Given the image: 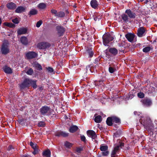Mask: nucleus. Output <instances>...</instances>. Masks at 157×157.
<instances>
[{
  "label": "nucleus",
  "instance_id": "23",
  "mask_svg": "<svg viewBox=\"0 0 157 157\" xmlns=\"http://www.w3.org/2000/svg\"><path fill=\"white\" fill-rule=\"evenodd\" d=\"M20 40L21 43L24 45H26L28 43V41L26 37L23 36L21 38Z\"/></svg>",
  "mask_w": 157,
  "mask_h": 157
},
{
  "label": "nucleus",
  "instance_id": "58",
  "mask_svg": "<svg viewBox=\"0 0 157 157\" xmlns=\"http://www.w3.org/2000/svg\"><path fill=\"white\" fill-rule=\"evenodd\" d=\"M2 22L1 19V18H0V25L1 24Z\"/></svg>",
  "mask_w": 157,
  "mask_h": 157
},
{
  "label": "nucleus",
  "instance_id": "50",
  "mask_svg": "<svg viewBox=\"0 0 157 157\" xmlns=\"http://www.w3.org/2000/svg\"><path fill=\"white\" fill-rule=\"evenodd\" d=\"M12 22L15 24H17L19 23V21L17 18H15L13 19Z\"/></svg>",
  "mask_w": 157,
  "mask_h": 157
},
{
  "label": "nucleus",
  "instance_id": "54",
  "mask_svg": "<svg viewBox=\"0 0 157 157\" xmlns=\"http://www.w3.org/2000/svg\"><path fill=\"white\" fill-rule=\"evenodd\" d=\"M44 123L43 122H40L38 123V125L40 126L43 127L44 125Z\"/></svg>",
  "mask_w": 157,
  "mask_h": 157
},
{
  "label": "nucleus",
  "instance_id": "32",
  "mask_svg": "<svg viewBox=\"0 0 157 157\" xmlns=\"http://www.w3.org/2000/svg\"><path fill=\"white\" fill-rule=\"evenodd\" d=\"M37 13V10L35 9H33L30 11L29 15H30V16L32 15H34L36 14Z\"/></svg>",
  "mask_w": 157,
  "mask_h": 157
},
{
  "label": "nucleus",
  "instance_id": "5",
  "mask_svg": "<svg viewBox=\"0 0 157 157\" xmlns=\"http://www.w3.org/2000/svg\"><path fill=\"white\" fill-rule=\"evenodd\" d=\"M124 146V143H120L119 144L116 145L114 146L113 150L112 151L111 156V157H114L116 155L119 151L120 148H121V147Z\"/></svg>",
  "mask_w": 157,
  "mask_h": 157
},
{
  "label": "nucleus",
  "instance_id": "42",
  "mask_svg": "<svg viewBox=\"0 0 157 157\" xmlns=\"http://www.w3.org/2000/svg\"><path fill=\"white\" fill-rule=\"evenodd\" d=\"M33 73V71L31 68H30L26 72V73L28 75H31Z\"/></svg>",
  "mask_w": 157,
  "mask_h": 157
},
{
  "label": "nucleus",
  "instance_id": "6",
  "mask_svg": "<svg viewBox=\"0 0 157 157\" xmlns=\"http://www.w3.org/2000/svg\"><path fill=\"white\" fill-rule=\"evenodd\" d=\"M100 149L102 151V154L103 156H107L109 153V152L108 150V147L107 145L102 144L100 146Z\"/></svg>",
  "mask_w": 157,
  "mask_h": 157
},
{
  "label": "nucleus",
  "instance_id": "34",
  "mask_svg": "<svg viewBox=\"0 0 157 157\" xmlns=\"http://www.w3.org/2000/svg\"><path fill=\"white\" fill-rule=\"evenodd\" d=\"M151 48L150 47L148 46L144 48L143 51L144 52L147 53L149 52L151 50Z\"/></svg>",
  "mask_w": 157,
  "mask_h": 157
},
{
  "label": "nucleus",
  "instance_id": "48",
  "mask_svg": "<svg viewBox=\"0 0 157 157\" xmlns=\"http://www.w3.org/2000/svg\"><path fill=\"white\" fill-rule=\"evenodd\" d=\"M8 150L9 151H11L10 152L11 153L13 151V148L12 146H10L8 147Z\"/></svg>",
  "mask_w": 157,
  "mask_h": 157
},
{
  "label": "nucleus",
  "instance_id": "59",
  "mask_svg": "<svg viewBox=\"0 0 157 157\" xmlns=\"http://www.w3.org/2000/svg\"><path fill=\"white\" fill-rule=\"evenodd\" d=\"M117 133L116 132V133H115L114 135H115L116 134H117Z\"/></svg>",
  "mask_w": 157,
  "mask_h": 157
},
{
  "label": "nucleus",
  "instance_id": "57",
  "mask_svg": "<svg viewBox=\"0 0 157 157\" xmlns=\"http://www.w3.org/2000/svg\"><path fill=\"white\" fill-rule=\"evenodd\" d=\"M93 67V68L92 70L93 69H94V71H97V70L96 69H94V67Z\"/></svg>",
  "mask_w": 157,
  "mask_h": 157
},
{
  "label": "nucleus",
  "instance_id": "26",
  "mask_svg": "<svg viewBox=\"0 0 157 157\" xmlns=\"http://www.w3.org/2000/svg\"><path fill=\"white\" fill-rule=\"evenodd\" d=\"M96 115L95 114L94 115V116L95 117L94 119L95 122L98 123H100L102 120L101 116L100 115H98L96 116Z\"/></svg>",
  "mask_w": 157,
  "mask_h": 157
},
{
  "label": "nucleus",
  "instance_id": "31",
  "mask_svg": "<svg viewBox=\"0 0 157 157\" xmlns=\"http://www.w3.org/2000/svg\"><path fill=\"white\" fill-rule=\"evenodd\" d=\"M38 6L40 9H44L46 8V5L45 3H42L39 4Z\"/></svg>",
  "mask_w": 157,
  "mask_h": 157
},
{
  "label": "nucleus",
  "instance_id": "7",
  "mask_svg": "<svg viewBox=\"0 0 157 157\" xmlns=\"http://www.w3.org/2000/svg\"><path fill=\"white\" fill-rule=\"evenodd\" d=\"M51 46L50 44L47 42H43L38 43L37 47L40 49H45L49 48Z\"/></svg>",
  "mask_w": 157,
  "mask_h": 157
},
{
  "label": "nucleus",
  "instance_id": "19",
  "mask_svg": "<svg viewBox=\"0 0 157 157\" xmlns=\"http://www.w3.org/2000/svg\"><path fill=\"white\" fill-rule=\"evenodd\" d=\"M143 104L146 106H148L151 105L152 102L149 99L143 100L142 101Z\"/></svg>",
  "mask_w": 157,
  "mask_h": 157
},
{
  "label": "nucleus",
  "instance_id": "2",
  "mask_svg": "<svg viewBox=\"0 0 157 157\" xmlns=\"http://www.w3.org/2000/svg\"><path fill=\"white\" fill-rule=\"evenodd\" d=\"M104 45L106 46L110 41H112L114 38L109 34H105L102 37Z\"/></svg>",
  "mask_w": 157,
  "mask_h": 157
},
{
  "label": "nucleus",
  "instance_id": "44",
  "mask_svg": "<svg viewBox=\"0 0 157 157\" xmlns=\"http://www.w3.org/2000/svg\"><path fill=\"white\" fill-rule=\"evenodd\" d=\"M30 145L33 149L37 148L36 145L34 144L32 142H30Z\"/></svg>",
  "mask_w": 157,
  "mask_h": 157
},
{
  "label": "nucleus",
  "instance_id": "41",
  "mask_svg": "<svg viewBox=\"0 0 157 157\" xmlns=\"http://www.w3.org/2000/svg\"><path fill=\"white\" fill-rule=\"evenodd\" d=\"M89 57H92L94 55V53L93 51L91 50H90L87 52Z\"/></svg>",
  "mask_w": 157,
  "mask_h": 157
},
{
  "label": "nucleus",
  "instance_id": "1",
  "mask_svg": "<svg viewBox=\"0 0 157 157\" xmlns=\"http://www.w3.org/2000/svg\"><path fill=\"white\" fill-rule=\"evenodd\" d=\"M140 122L148 132H151L153 125L149 117H141L140 119Z\"/></svg>",
  "mask_w": 157,
  "mask_h": 157
},
{
  "label": "nucleus",
  "instance_id": "13",
  "mask_svg": "<svg viewBox=\"0 0 157 157\" xmlns=\"http://www.w3.org/2000/svg\"><path fill=\"white\" fill-rule=\"evenodd\" d=\"M56 29L58 32V35L59 36H62L65 31L64 28L61 26H57Z\"/></svg>",
  "mask_w": 157,
  "mask_h": 157
},
{
  "label": "nucleus",
  "instance_id": "36",
  "mask_svg": "<svg viewBox=\"0 0 157 157\" xmlns=\"http://www.w3.org/2000/svg\"><path fill=\"white\" fill-rule=\"evenodd\" d=\"M93 67H90V66H88L86 67V72L90 71V72H92V69Z\"/></svg>",
  "mask_w": 157,
  "mask_h": 157
},
{
  "label": "nucleus",
  "instance_id": "40",
  "mask_svg": "<svg viewBox=\"0 0 157 157\" xmlns=\"http://www.w3.org/2000/svg\"><path fill=\"white\" fill-rule=\"evenodd\" d=\"M64 145L67 147H70L72 146V144L66 141L65 142Z\"/></svg>",
  "mask_w": 157,
  "mask_h": 157
},
{
  "label": "nucleus",
  "instance_id": "39",
  "mask_svg": "<svg viewBox=\"0 0 157 157\" xmlns=\"http://www.w3.org/2000/svg\"><path fill=\"white\" fill-rule=\"evenodd\" d=\"M4 24L5 25L10 27H13V24L12 23L5 22Z\"/></svg>",
  "mask_w": 157,
  "mask_h": 157
},
{
  "label": "nucleus",
  "instance_id": "25",
  "mask_svg": "<svg viewBox=\"0 0 157 157\" xmlns=\"http://www.w3.org/2000/svg\"><path fill=\"white\" fill-rule=\"evenodd\" d=\"M33 67L36 68L38 70H41L42 69L41 66L37 62H35L33 63Z\"/></svg>",
  "mask_w": 157,
  "mask_h": 157
},
{
  "label": "nucleus",
  "instance_id": "30",
  "mask_svg": "<svg viewBox=\"0 0 157 157\" xmlns=\"http://www.w3.org/2000/svg\"><path fill=\"white\" fill-rule=\"evenodd\" d=\"M112 117V121H113V123H120V119L115 117Z\"/></svg>",
  "mask_w": 157,
  "mask_h": 157
},
{
  "label": "nucleus",
  "instance_id": "9",
  "mask_svg": "<svg viewBox=\"0 0 157 157\" xmlns=\"http://www.w3.org/2000/svg\"><path fill=\"white\" fill-rule=\"evenodd\" d=\"M145 30L143 27L139 28L137 30V35L139 37H141L145 35Z\"/></svg>",
  "mask_w": 157,
  "mask_h": 157
},
{
  "label": "nucleus",
  "instance_id": "15",
  "mask_svg": "<svg viewBox=\"0 0 157 157\" xmlns=\"http://www.w3.org/2000/svg\"><path fill=\"white\" fill-rule=\"evenodd\" d=\"M91 6L93 8L96 9L99 5V3L96 0H92L90 2Z\"/></svg>",
  "mask_w": 157,
  "mask_h": 157
},
{
  "label": "nucleus",
  "instance_id": "55",
  "mask_svg": "<svg viewBox=\"0 0 157 157\" xmlns=\"http://www.w3.org/2000/svg\"><path fill=\"white\" fill-rule=\"evenodd\" d=\"M81 140L82 141H84V142L85 141L86 138L84 136H83V135L81 136Z\"/></svg>",
  "mask_w": 157,
  "mask_h": 157
},
{
  "label": "nucleus",
  "instance_id": "16",
  "mask_svg": "<svg viewBox=\"0 0 157 157\" xmlns=\"http://www.w3.org/2000/svg\"><path fill=\"white\" fill-rule=\"evenodd\" d=\"M68 135V133L61 131H58L56 133V136H58L66 137Z\"/></svg>",
  "mask_w": 157,
  "mask_h": 157
},
{
  "label": "nucleus",
  "instance_id": "3",
  "mask_svg": "<svg viewBox=\"0 0 157 157\" xmlns=\"http://www.w3.org/2000/svg\"><path fill=\"white\" fill-rule=\"evenodd\" d=\"M9 44L7 42H4L2 44L1 48V52L3 54L6 55L9 52L8 46Z\"/></svg>",
  "mask_w": 157,
  "mask_h": 157
},
{
  "label": "nucleus",
  "instance_id": "4",
  "mask_svg": "<svg viewBox=\"0 0 157 157\" xmlns=\"http://www.w3.org/2000/svg\"><path fill=\"white\" fill-rule=\"evenodd\" d=\"M51 110L50 107L44 106L40 109V112L41 114L44 116L48 115L51 112Z\"/></svg>",
  "mask_w": 157,
  "mask_h": 157
},
{
  "label": "nucleus",
  "instance_id": "52",
  "mask_svg": "<svg viewBox=\"0 0 157 157\" xmlns=\"http://www.w3.org/2000/svg\"><path fill=\"white\" fill-rule=\"evenodd\" d=\"M47 70L48 71V72L52 73V72L53 71V69L51 67H49L47 68Z\"/></svg>",
  "mask_w": 157,
  "mask_h": 157
},
{
  "label": "nucleus",
  "instance_id": "18",
  "mask_svg": "<svg viewBox=\"0 0 157 157\" xmlns=\"http://www.w3.org/2000/svg\"><path fill=\"white\" fill-rule=\"evenodd\" d=\"M6 6L8 9L10 10L15 9L16 7V5L12 2L8 3L6 5Z\"/></svg>",
  "mask_w": 157,
  "mask_h": 157
},
{
  "label": "nucleus",
  "instance_id": "11",
  "mask_svg": "<svg viewBox=\"0 0 157 157\" xmlns=\"http://www.w3.org/2000/svg\"><path fill=\"white\" fill-rule=\"evenodd\" d=\"M88 136L92 139H95L97 137L95 132L93 130H88L87 131Z\"/></svg>",
  "mask_w": 157,
  "mask_h": 157
},
{
  "label": "nucleus",
  "instance_id": "12",
  "mask_svg": "<svg viewBox=\"0 0 157 157\" xmlns=\"http://www.w3.org/2000/svg\"><path fill=\"white\" fill-rule=\"evenodd\" d=\"M125 13H127L128 17L131 18H136V13L129 10H127L125 11Z\"/></svg>",
  "mask_w": 157,
  "mask_h": 157
},
{
  "label": "nucleus",
  "instance_id": "43",
  "mask_svg": "<svg viewBox=\"0 0 157 157\" xmlns=\"http://www.w3.org/2000/svg\"><path fill=\"white\" fill-rule=\"evenodd\" d=\"M138 97L140 98H142L144 97V94L142 92H140L138 94Z\"/></svg>",
  "mask_w": 157,
  "mask_h": 157
},
{
  "label": "nucleus",
  "instance_id": "17",
  "mask_svg": "<svg viewBox=\"0 0 157 157\" xmlns=\"http://www.w3.org/2000/svg\"><path fill=\"white\" fill-rule=\"evenodd\" d=\"M26 9L25 7L19 6L16 9L15 12L16 13H20L24 12Z\"/></svg>",
  "mask_w": 157,
  "mask_h": 157
},
{
  "label": "nucleus",
  "instance_id": "53",
  "mask_svg": "<svg viewBox=\"0 0 157 157\" xmlns=\"http://www.w3.org/2000/svg\"><path fill=\"white\" fill-rule=\"evenodd\" d=\"M34 151L33 152V154L35 155L38 152V150L37 148L34 149Z\"/></svg>",
  "mask_w": 157,
  "mask_h": 157
},
{
  "label": "nucleus",
  "instance_id": "24",
  "mask_svg": "<svg viewBox=\"0 0 157 157\" xmlns=\"http://www.w3.org/2000/svg\"><path fill=\"white\" fill-rule=\"evenodd\" d=\"M78 127L76 125L71 126L69 128V131L71 133H73L77 130Z\"/></svg>",
  "mask_w": 157,
  "mask_h": 157
},
{
  "label": "nucleus",
  "instance_id": "10",
  "mask_svg": "<svg viewBox=\"0 0 157 157\" xmlns=\"http://www.w3.org/2000/svg\"><path fill=\"white\" fill-rule=\"evenodd\" d=\"M37 55V54L33 52H28L26 54V57L28 59H31L34 58L36 57Z\"/></svg>",
  "mask_w": 157,
  "mask_h": 157
},
{
  "label": "nucleus",
  "instance_id": "14",
  "mask_svg": "<svg viewBox=\"0 0 157 157\" xmlns=\"http://www.w3.org/2000/svg\"><path fill=\"white\" fill-rule=\"evenodd\" d=\"M125 36L129 42H132L134 40L135 36L133 34L128 33Z\"/></svg>",
  "mask_w": 157,
  "mask_h": 157
},
{
  "label": "nucleus",
  "instance_id": "49",
  "mask_svg": "<svg viewBox=\"0 0 157 157\" xmlns=\"http://www.w3.org/2000/svg\"><path fill=\"white\" fill-rule=\"evenodd\" d=\"M155 88L153 87H150L149 88L148 90L149 91L148 93L152 92L154 90Z\"/></svg>",
  "mask_w": 157,
  "mask_h": 157
},
{
  "label": "nucleus",
  "instance_id": "33",
  "mask_svg": "<svg viewBox=\"0 0 157 157\" xmlns=\"http://www.w3.org/2000/svg\"><path fill=\"white\" fill-rule=\"evenodd\" d=\"M65 13L63 12H59L57 13L56 15V16L59 17H62L64 16Z\"/></svg>",
  "mask_w": 157,
  "mask_h": 157
},
{
  "label": "nucleus",
  "instance_id": "46",
  "mask_svg": "<svg viewBox=\"0 0 157 157\" xmlns=\"http://www.w3.org/2000/svg\"><path fill=\"white\" fill-rule=\"evenodd\" d=\"M51 12L52 13L55 15V16H56V15L57 14V11L56 10L52 9L51 10Z\"/></svg>",
  "mask_w": 157,
  "mask_h": 157
},
{
  "label": "nucleus",
  "instance_id": "37",
  "mask_svg": "<svg viewBox=\"0 0 157 157\" xmlns=\"http://www.w3.org/2000/svg\"><path fill=\"white\" fill-rule=\"evenodd\" d=\"M116 71L115 69L113 67H110L109 68V71L110 73H113L114 72Z\"/></svg>",
  "mask_w": 157,
  "mask_h": 157
},
{
  "label": "nucleus",
  "instance_id": "29",
  "mask_svg": "<svg viewBox=\"0 0 157 157\" xmlns=\"http://www.w3.org/2000/svg\"><path fill=\"white\" fill-rule=\"evenodd\" d=\"M121 17L123 20L124 22L125 23H126L128 22V17L127 15L125 14H123L122 15Z\"/></svg>",
  "mask_w": 157,
  "mask_h": 157
},
{
  "label": "nucleus",
  "instance_id": "28",
  "mask_svg": "<svg viewBox=\"0 0 157 157\" xmlns=\"http://www.w3.org/2000/svg\"><path fill=\"white\" fill-rule=\"evenodd\" d=\"M43 155L46 157H50L51 155V152L49 150H48L43 152Z\"/></svg>",
  "mask_w": 157,
  "mask_h": 157
},
{
  "label": "nucleus",
  "instance_id": "47",
  "mask_svg": "<svg viewBox=\"0 0 157 157\" xmlns=\"http://www.w3.org/2000/svg\"><path fill=\"white\" fill-rule=\"evenodd\" d=\"M42 23V21L41 20L37 22L36 24V26L38 28L41 25Z\"/></svg>",
  "mask_w": 157,
  "mask_h": 157
},
{
  "label": "nucleus",
  "instance_id": "56",
  "mask_svg": "<svg viewBox=\"0 0 157 157\" xmlns=\"http://www.w3.org/2000/svg\"><path fill=\"white\" fill-rule=\"evenodd\" d=\"M134 114L135 115H138V116L140 115V113H138L137 111H135L134 112Z\"/></svg>",
  "mask_w": 157,
  "mask_h": 157
},
{
  "label": "nucleus",
  "instance_id": "45",
  "mask_svg": "<svg viewBox=\"0 0 157 157\" xmlns=\"http://www.w3.org/2000/svg\"><path fill=\"white\" fill-rule=\"evenodd\" d=\"M94 18L95 21H99L101 19L100 17H99V16H97L96 15H94Z\"/></svg>",
  "mask_w": 157,
  "mask_h": 157
},
{
  "label": "nucleus",
  "instance_id": "21",
  "mask_svg": "<svg viewBox=\"0 0 157 157\" xmlns=\"http://www.w3.org/2000/svg\"><path fill=\"white\" fill-rule=\"evenodd\" d=\"M109 52L113 56H116L118 53L117 49L114 48H110L109 49Z\"/></svg>",
  "mask_w": 157,
  "mask_h": 157
},
{
  "label": "nucleus",
  "instance_id": "8",
  "mask_svg": "<svg viewBox=\"0 0 157 157\" xmlns=\"http://www.w3.org/2000/svg\"><path fill=\"white\" fill-rule=\"evenodd\" d=\"M31 80L30 79L26 78L23 82L20 85V87L21 89H24L25 88L29 87L31 84Z\"/></svg>",
  "mask_w": 157,
  "mask_h": 157
},
{
  "label": "nucleus",
  "instance_id": "35",
  "mask_svg": "<svg viewBox=\"0 0 157 157\" xmlns=\"http://www.w3.org/2000/svg\"><path fill=\"white\" fill-rule=\"evenodd\" d=\"M30 85H31L32 87L34 88H36L37 87V85L36 84V82L32 80H31V84Z\"/></svg>",
  "mask_w": 157,
  "mask_h": 157
},
{
  "label": "nucleus",
  "instance_id": "22",
  "mask_svg": "<svg viewBox=\"0 0 157 157\" xmlns=\"http://www.w3.org/2000/svg\"><path fill=\"white\" fill-rule=\"evenodd\" d=\"M4 71L6 73L10 74L12 73L11 69L7 66L4 67L3 68Z\"/></svg>",
  "mask_w": 157,
  "mask_h": 157
},
{
  "label": "nucleus",
  "instance_id": "20",
  "mask_svg": "<svg viewBox=\"0 0 157 157\" xmlns=\"http://www.w3.org/2000/svg\"><path fill=\"white\" fill-rule=\"evenodd\" d=\"M17 32L18 35L24 34L27 33V30L26 28H21L18 30Z\"/></svg>",
  "mask_w": 157,
  "mask_h": 157
},
{
  "label": "nucleus",
  "instance_id": "51",
  "mask_svg": "<svg viewBox=\"0 0 157 157\" xmlns=\"http://www.w3.org/2000/svg\"><path fill=\"white\" fill-rule=\"evenodd\" d=\"M82 147H78L76 149V151L78 153H80L82 151Z\"/></svg>",
  "mask_w": 157,
  "mask_h": 157
},
{
  "label": "nucleus",
  "instance_id": "38",
  "mask_svg": "<svg viewBox=\"0 0 157 157\" xmlns=\"http://www.w3.org/2000/svg\"><path fill=\"white\" fill-rule=\"evenodd\" d=\"M104 81V80H99L98 81H97L96 82L95 84H96L98 86H99L100 85H103V82Z\"/></svg>",
  "mask_w": 157,
  "mask_h": 157
},
{
  "label": "nucleus",
  "instance_id": "27",
  "mask_svg": "<svg viewBox=\"0 0 157 157\" xmlns=\"http://www.w3.org/2000/svg\"><path fill=\"white\" fill-rule=\"evenodd\" d=\"M106 123L108 125L111 126L113 124V121H112V117H109L107 118L106 121Z\"/></svg>",
  "mask_w": 157,
  "mask_h": 157
}]
</instances>
